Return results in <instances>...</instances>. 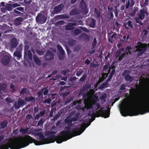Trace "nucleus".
Wrapping results in <instances>:
<instances>
[{
    "instance_id": "obj_1",
    "label": "nucleus",
    "mask_w": 149,
    "mask_h": 149,
    "mask_svg": "<svg viewBox=\"0 0 149 149\" xmlns=\"http://www.w3.org/2000/svg\"><path fill=\"white\" fill-rule=\"evenodd\" d=\"M36 135L39 136L40 141L36 140L29 135H25L23 136H19L17 141L10 138L5 144L8 149L9 148L11 149H19L25 147L32 143L37 146L47 144L45 141L47 139L45 138L43 134L39 132L37 133Z\"/></svg>"
},
{
    "instance_id": "obj_2",
    "label": "nucleus",
    "mask_w": 149,
    "mask_h": 149,
    "mask_svg": "<svg viewBox=\"0 0 149 149\" xmlns=\"http://www.w3.org/2000/svg\"><path fill=\"white\" fill-rule=\"evenodd\" d=\"M143 107L138 109L134 108V104L132 103L123 104L120 108V113L122 115L125 117L127 116H132L139 114H143L149 112V95H147L144 100Z\"/></svg>"
},
{
    "instance_id": "obj_3",
    "label": "nucleus",
    "mask_w": 149,
    "mask_h": 149,
    "mask_svg": "<svg viewBox=\"0 0 149 149\" xmlns=\"http://www.w3.org/2000/svg\"><path fill=\"white\" fill-rule=\"evenodd\" d=\"M60 133V135L56 136V132L54 131H48L46 132L45 134L48 136L45 141L47 144L55 141L58 143H60L69 139L67 130L61 132Z\"/></svg>"
},
{
    "instance_id": "obj_4",
    "label": "nucleus",
    "mask_w": 149,
    "mask_h": 149,
    "mask_svg": "<svg viewBox=\"0 0 149 149\" xmlns=\"http://www.w3.org/2000/svg\"><path fill=\"white\" fill-rule=\"evenodd\" d=\"M90 124V123H84L75 126L72 129L71 131L70 130L69 128L67 129L69 138L70 139L72 137L80 135Z\"/></svg>"
},
{
    "instance_id": "obj_5",
    "label": "nucleus",
    "mask_w": 149,
    "mask_h": 149,
    "mask_svg": "<svg viewBox=\"0 0 149 149\" xmlns=\"http://www.w3.org/2000/svg\"><path fill=\"white\" fill-rule=\"evenodd\" d=\"M132 49V48L131 46H127L125 48V52L123 54H121V52L124 51L125 48L124 47H122L119 49L116 52V58L117 59L119 58L118 61H120L123 59V58L126 55L128 54L129 53L131 54L130 50Z\"/></svg>"
},
{
    "instance_id": "obj_6",
    "label": "nucleus",
    "mask_w": 149,
    "mask_h": 149,
    "mask_svg": "<svg viewBox=\"0 0 149 149\" xmlns=\"http://www.w3.org/2000/svg\"><path fill=\"white\" fill-rule=\"evenodd\" d=\"M95 111V113L94 112H93L91 113L90 116V117L91 118L94 117L93 120H95V116L97 117L102 116L105 118H108L109 116V113L106 110H98V111Z\"/></svg>"
},
{
    "instance_id": "obj_7",
    "label": "nucleus",
    "mask_w": 149,
    "mask_h": 149,
    "mask_svg": "<svg viewBox=\"0 0 149 149\" xmlns=\"http://www.w3.org/2000/svg\"><path fill=\"white\" fill-rule=\"evenodd\" d=\"M147 45L145 43L138 41L137 42V45L135 47L136 51H138L137 56H139L142 55L145 52L146 49Z\"/></svg>"
},
{
    "instance_id": "obj_8",
    "label": "nucleus",
    "mask_w": 149,
    "mask_h": 149,
    "mask_svg": "<svg viewBox=\"0 0 149 149\" xmlns=\"http://www.w3.org/2000/svg\"><path fill=\"white\" fill-rule=\"evenodd\" d=\"M80 8L81 13L83 14L86 15L88 13V10L86 9V6L84 0H81L80 3Z\"/></svg>"
},
{
    "instance_id": "obj_9",
    "label": "nucleus",
    "mask_w": 149,
    "mask_h": 149,
    "mask_svg": "<svg viewBox=\"0 0 149 149\" xmlns=\"http://www.w3.org/2000/svg\"><path fill=\"white\" fill-rule=\"evenodd\" d=\"M45 60L47 61L53 60L54 58V54L49 50L47 51L46 54L44 56Z\"/></svg>"
},
{
    "instance_id": "obj_10",
    "label": "nucleus",
    "mask_w": 149,
    "mask_h": 149,
    "mask_svg": "<svg viewBox=\"0 0 149 149\" xmlns=\"http://www.w3.org/2000/svg\"><path fill=\"white\" fill-rule=\"evenodd\" d=\"M46 20V18L43 14L40 13L38 14L36 17V21L38 22L43 24Z\"/></svg>"
},
{
    "instance_id": "obj_11",
    "label": "nucleus",
    "mask_w": 149,
    "mask_h": 149,
    "mask_svg": "<svg viewBox=\"0 0 149 149\" xmlns=\"http://www.w3.org/2000/svg\"><path fill=\"white\" fill-rule=\"evenodd\" d=\"M95 102L93 101L88 102L85 104V106L82 109L84 111V109L88 110L89 109H93L94 106L95 105Z\"/></svg>"
},
{
    "instance_id": "obj_12",
    "label": "nucleus",
    "mask_w": 149,
    "mask_h": 149,
    "mask_svg": "<svg viewBox=\"0 0 149 149\" xmlns=\"http://www.w3.org/2000/svg\"><path fill=\"white\" fill-rule=\"evenodd\" d=\"M96 20L94 19L91 18L88 19L86 21V24L90 27L94 28L96 25Z\"/></svg>"
},
{
    "instance_id": "obj_13",
    "label": "nucleus",
    "mask_w": 149,
    "mask_h": 149,
    "mask_svg": "<svg viewBox=\"0 0 149 149\" xmlns=\"http://www.w3.org/2000/svg\"><path fill=\"white\" fill-rule=\"evenodd\" d=\"M26 104L25 101L22 99H19L17 100V102H15L14 105V107L16 109H19V107L22 106Z\"/></svg>"
},
{
    "instance_id": "obj_14",
    "label": "nucleus",
    "mask_w": 149,
    "mask_h": 149,
    "mask_svg": "<svg viewBox=\"0 0 149 149\" xmlns=\"http://www.w3.org/2000/svg\"><path fill=\"white\" fill-rule=\"evenodd\" d=\"M147 9L145 8H143L140 9L139 11L138 17L141 19H143L144 18L146 15H148V13Z\"/></svg>"
},
{
    "instance_id": "obj_15",
    "label": "nucleus",
    "mask_w": 149,
    "mask_h": 149,
    "mask_svg": "<svg viewBox=\"0 0 149 149\" xmlns=\"http://www.w3.org/2000/svg\"><path fill=\"white\" fill-rule=\"evenodd\" d=\"M10 61V57L9 56L7 55H4L1 60L2 64L5 65H8Z\"/></svg>"
},
{
    "instance_id": "obj_16",
    "label": "nucleus",
    "mask_w": 149,
    "mask_h": 149,
    "mask_svg": "<svg viewBox=\"0 0 149 149\" xmlns=\"http://www.w3.org/2000/svg\"><path fill=\"white\" fill-rule=\"evenodd\" d=\"M77 24V23L76 22L68 23L65 26V29L68 30H72L74 29V27L73 26H76Z\"/></svg>"
},
{
    "instance_id": "obj_17",
    "label": "nucleus",
    "mask_w": 149,
    "mask_h": 149,
    "mask_svg": "<svg viewBox=\"0 0 149 149\" xmlns=\"http://www.w3.org/2000/svg\"><path fill=\"white\" fill-rule=\"evenodd\" d=\"M63 4L62 3L60 4L54 8V12L56 14L59 13L63 9Z\"/></svg>"
},
{
    "instance_id": "obj_18",
    "label": "nucleus",
    "mask_w": 149,
    "mask_h": 149,
    "mask_svg": "<svg viewBox=\"0 0 149 149\" xmlns=\"http://www.w3.org/2000/svg\"><path fill=\"white\" fill-rule=\"evenodd\" d=\"M10 28V27L9 26L5 24H3V25H1V29L4 31V33H9L10 31L11 30Z\"/></svg>"
},
{
    "instance_id": "obj_19",
    "label": "nucleus",
    "mask_w": 149,
    "mask_h": 149,
    "mask_svg": "<svg viewBox=\"0 0 149 149\" xmlns=\"http://www.w3.org/2000/svg\"><path fill=\"white\" fill-rule=\"evenodd\" d=\"M135 3L133 0H127L125 3V7L126 9H128L129 7H132Z\"/></svg>"
},
{
    "instance_id": "obj_20",
    "label": "nucleus",
    "mask_w": 149,
    "mask_h": 149,
    "mask_svg": "<svg viewBox=\"0 0 149 149\" xmlns=\"http://www.w3.org/2000/svg\"><path fill=\"white\" fill-rule=\"evenodd\" d=\"M18 42L15 38H12L11 40L10 47L12 48H14L17 46Z\"/></svg>"
},
{
    "instance_id": "obj_21",
    "label": "nucleus",
    "mask_w": 149,
    "mask_h": 149,
    "mask_svg": "<svg viewBox=\"0 0 149 149\" xmlns=\"http://www.w3.org/2000/svg\"><path fill=\"white\" fill-rule=\"evenodd\" d=\"M97 41L96 39L94 38L93 39V41L92 44V47L91 49L92 50V51H91L88 52V53L90 54H93L95 51V47L96 45Z\"/></svg>"
},
{
    "instance_id": "obj_22",
    "label": "nucleus",
    "mask_w": 149,
    "mask_h": 149,
    "mask_svg": "<svg viewBox=\"0 0 149 149\" xmlns=\"http://www.w3.org/2000/svg\"><path fill=\"white\" fill-rule=\"evenodd\" d=\"M81 13L80 10L77 8H74L71 10L70 12V15H74L79 14Z\"/></svg>"
},
{
    "instance_id": "obj_23",
    "label": "nucleus",
    "mask_w": 149,
    "mask_h": 149,
    "mask_svg": "<svg viewBox=\"0 0 149 149\" xmlns=\"http://www.w3.org/2000/svg\"><path fill=\"white\" fill-rule=\"evenodd\" d=\"M110 79H107L106 80V82L104 83H102L101 85L100 86V89H103L104 88L107 87L109 86V82L110 81Z\"/></svg>"
},
{
    "instance_id": "obj_24",
    "label": "nucleus",
    "mask_w": 149,
    "mask_h": 149,
    "mask_svg": "<svg viewBox=\"0 0 149 149\" xmlns=\"http://www.w3.org/2000/svg\"><path fill=\"white\" fill-rule=\"evenodd\" d=\"M33 60L36 64L38 66L41 65V61L38 58L36 55H34L33 56Z\"/></svg>"
},
{
    "instance_id": "obj_25",
    "label": "nucleus",
    "mask_w": 149,
    "mask_h": 149,
    "mask_svg": "<svg viewBox=\"0 0 149 149\" xmlns=\"http://www.w3.org/2000/svg\"><path fill=\"white\" fill-rule=\"evenodd\" d=\"M102 108H101L100 104L98 102H95V104L93 108V111H98V110H102Z\"/></svg>"
},
{
    "instance_id": "obj_26",
    "label": "nucleus",
    "mask_w": 149,
    "mask_h": 149,
    "mask_svg": "<svg viewBox=\"0 0 149 149\" xmlns=\"http://www.w3.org/2000/svg\"><path fill=\"white\" fill-rule=\"evenodd\" d=\"M7 84L4 83H0V97L2 94L1 90L5 91L6 88Z\"/></svg>"
},
{
    "instance_id": "obj_27",
    "label": "nucleus",
    "mask_w": 149,
    "mask_h": 149,
    "mask_svg": "<svg viewBox=\"0 0 149 149\" xmlns=\"http://www.w3.org/2000/svg\"><path fill=\"white\" fill-rule=\"evenodd\" d=\"M25 100L26 102H34L35 101V99L34 97H26L25 98Z\"/></svg>"
},
{
    "instance_id": "obj_28",
    "label": "nucleus",
    "mask_w": 149,
    "mask_h": 149,
    "mask_svg": "<svg viewBox=\"0 0 149 149\" xmlns=\"http://www.w3.org/2000/svg\"><path fill=\"white\" fill-rule=\"evenodd\" d=\"M8 124V122L6 120H4L1 122L0 124L1 125V128L3 129L7 127Z\"/></svg>"
},
{
    "instance_id": "obj_29",
    "label": "nucleus",
    "mask_w": 149,
    "mask_h": 149,
    "mask_svg": "<svg viewBox=\"0 0 149 149\" xmlns=\"http://www.w3.org/2000/svg\"><path fill=\"white\" fill-rule=\"evenodd\" d=\"M138 8L136 6H134L132 11L130 13V15L132 17L134 16L136 13L138 11Z\"/></svg>"
},
{
    "instance_id": "obj_30",
    "label": "nucleus",
    "mask_w": 149,
    "mask_h": 149,
    "mask_svg": "<svg viewBox=\"0 0 149 149\" xmlns=\"http://www.w3.org/2000/svg\"><path fill=\"white\" fill-rule=\"evenodd\" d=\"M46 88V87L42 88L37 93V95H38V97L39 98H42L43 97V92L45 90Z\"/></svg>"
},
{
    "instance_id": "obj_31",
    "label": "nucleus",
    "mask_w": 149,
    "mask_h": 149,
    "mask_svg": "<svg viewBox=\"0 0 149 149\" xmlns=\"http://www.w3.org/2000/svg\"><path fill=\"white\" fill-rule=\"evenodd\" d=\"M68 43L70 46L72 47L75 45L76 41L75 40L71 38L69 40Z\"/></svg>"
},
{
    "instance_id": "obj_32",
    "label": "nucleus",
    "mask_w": 149,
    "mask_h": 149,
    "mask_svg": "<svg viewBox=\"0 0 149 149\" xmlns=\"http://www.w3.org/2000/svg\"><path fill=\"white\" fill-rule=\"evenodd\" d=\"M124 77L125 80L127 81L131 82L132 81L133 79L132 77L129 74L126 75Z\"/></svg>"
},
{
    "instance_id": "obj_33",
    "label": "nucleus",
    "mask_w": 149,
    "mask_h": 149,
    "mask_svg": "<svg viewBox=\"0 0 149 149\" xmlns=\"http://www.w3.org/2000/svg\"><path fill=\"white\" fill-rule=\"evenodd\" d=\"M81 38L83 39L84 40H88L89 39V37L86 34L83 33L79 36Z\"/></svg>"
},
{
    "instance_id": "obj_34",
    "label": "nucleus",
    "mask_w": 149,
    "mask_h": 149,
    "mask_svg": "<svg viewBox=\"0 0 149 149\" xmlns=\"http://www.w3.org/2000/svg\"><path fill=\"white\" fill-rule=\"evenodd\" d=\"M81 33V31L78 29H76L72 32V34L75 36L78 35Z\"/></svg>"
},
{
    "instance_id": "obj_35",
    "label": "nucleus",
    "mask_w": 149,
    "mask_h": 149,
    "mask_svg": "<svg viewBox=\"0 0 149 149\" xmlns=\"http://www.w3.org/2000/svg\"><path fill=\"white\" fill-rule=\"evenodd\" d=\"M127 85L126 84H123L119 86V90L120 92H122V91L125 90Z\"/></svg>"
},
{
    "instance_id": "obj_36",
    "label": "nucleus",
    "mask_w": 149,
    "mask_h": 149,
    "mask_svg": "<svg viewBox=\"0 0 149 149\" xmlns=\"http://www.w3.org/2000/svg\"><path fill=\"white\" fill-rule=\"evenodd\" d=\"M14 55L15 56H17L18 58L17 59L19 60L22 57L21 53L20 52L16 51L14 53Z\"/></svg>"
},
{
    "instance_id": "obj_37",
    "label": "nucleus",
    "mask_w": 149,
    "mask_h": 149,
    "mask_svg": "<svg viewBox=\"0 0 149 149\" xmlns=\"http://www.w3.org/2000/svg\"><path fill=\"white\" fill-rule=\"evenodd\" d=\"M79 113H77L74 115V117L71 118L72 120L73 121V122H75L78 120L79 118Z\"/></svg>"
},
{
    "instance_id": "obj_38",
    "label": "nucleus",
    "mask_w": 149,
    "mask_h": 149,
    "mask_svg": "<svg viewBox=\"0 0 149 149\" xmlns=\"http://www.w3.org/2000/svg\"><path fill=\"white\" fill-rule=\"evenodd\" d=\"M91 87V85L89 84H84L83 86L82 89L84 91H88Z\"/></svg>"
},
{
    "instance_id": "obj_39",
    "label": "nucleus",
    "mask_w": 149,
    "mask_h": 149,
    "mask_svg": "<svg viewBox=\"0 0 149 149\" xmlns=\"http://www.w3.org/2000/svg\"><path fill=\"white\" fill-rule=\"evenodd\" d=\"M29 49V46L28 45H26L24 47V58H27V52L28 50Z\"/></svg>"
},
{
    "instance_id": "obj_40",
    "label": "nucleus",
    "mask_w": 149,
    "mask_h": 149,
    "mask_svg": "<svg viewBox=\"0 0 149 149\" xmlns=\"http://www.w3.org/2000/svg\"><path fill=\"white\" fill-rule=\"evenodd\" d=\"M57 48L59 51V52L61 54H65L64 51L62 47L59 45H58L57 46Z\"/></svg>"
},
{
    "instance_id": "obj_41",
    "label": "nucleus",
    "mask_w": 149,
    "mask_h": 149,
    "mask_svg": "<svg viewBox=\"0 0 149 149\" xmlns=\"http://www.w3.org/2000/svg\"><path fill=\"white\" fill-rule=\"evenodd\" d=\"M29 128L26 127L25 129H24L23 128H20L19 130V131L20 133H22V134H26L29 130Z\"/></svg>"
},
{
    "instance_id": "obj_42",
    "label": "nucleus",
    "mask_w": 149,
    "mask_h": 149,
    "mask_svg": "<svg viewBox=\"0 0 149 149\" xmlns=\"http://www.w3.org/2000/svg\"><path fill=\"white\" fill-rule=\"evenodd\" d=\"M115 71L116 70L115 69H113L111 70L110 75L108 76V78L109 79L111 80L113 76L116 74Z\"/></svg>"
},
{
    "instance_id": "obj_43",
    "label": "nucleus",
    "mask_w": 149,
    "mask_h": 149,
    "mask_svg": "<svg viewBox=\"0 0 149 149\" xmlns=\"http://www.w3.org/2000/svg\"><path fill=\"white\" fill-rule=\"evenodd\" d=\"M130 92L131 95L133 97H134L136 95V90L134 88H132L130 91Z\"/></svg>"
},
{
    "instance_id": "obj_44",
    "label": "nucleus",
    "mask_w": 149,
    "mask_h": 149,
    "mask_svg": "<svg viewBox=\"0 0 149 149\" xmlns=\"http://www.w3.org/2000/svg\"><path fill=\"white\" fill-rule=\"evenodd\" d=\"M143 19L140 18L139 17H136L135 19V22L136 23H139L140 25L143 24L141 21L140 20H142Z\"/></svg>"
},
{
    "instance_id": "obj_45",
    "label": "nucleus",
    "mask_w": 149,
    "mask_h": 149,
    "mask_svg": "<svg viewBox=\"0 0 149 149\" xmlns=\"http://www.w3.org/2000/svg\"><path fill=\"white\" fill-rule=\"evenodd\" d=\"M45 121V119L43 118H41L39 121L38 122L37 125L38 126L42 125Z\"/></svg>"
},
{
    "instance_id": "obj_46",
    "label": "nucleus",
    "mask_w": 149,
    "mask_h": 149,
    "mask_svg": "<svg viewBox=\"0 0 149 149\" xmlns=\"http://www.w3.org/2000/svg\"><path fill=\"white\" fill-rule=\"evenodd\" d=\"M60 115L59 114H57L56 115L54 116V118L51 120V121L52 122H54L56 120H57L58 118L60 117Z\"/></svg>"
},
{
    "instance_id": "obj_47",
    "label": "nucleus",
    "mask_w": 149,
    "mask_h": 149,
    "mask_svg": "<svg viewBox=\"0 0 149 149\" xmlns=\"http://www.w3.org/2000/svg\"><path fill=\"white\" fill-rule=\"evenodd\" d=\"M5 8L6 10L8 11L11 10L12 9L11 4H7L5 7Z\"/></svg>"
},
{
    "instance_id": "obj_48",
    "label": "nucleus",
    "mask_w": 149,
    "mask_h": 149,
    "mask_svg": "<svg viewBox=\"0 0 149 149\" xmlns=\"http://www.w3.org/2000/svg\"><path fill=\"white\" fill-rule=\"evenodd\" d=\"M79 27L80 30H82V31L85 32L89 33L90 32L89 30L86 27L82 26H79Z\"/></svg>"
},
{
    "instance_id": "obj_49",
    "label": "nucleus",
    "mask_w": 149,
    "mask_h": 149,
    "mask_svg": "<svg viewBox=\"0 0 149 149\" xmlns=\"http://www.w3.org/2000/svg\"><path fill=\"white\" fill-rule=\"evenodd\" d=\"M74 97L72 96L70 97L68 100L65 101L64 102V104H67L68 103H70L71 101H72L73 100Z\"/></svg>"
},
{
    "instance_id": "obj_50",
    "label": "nucleus",
    "mask_w": 149,
    "mask_h": 149,
    "mask_svg": "<svg viewBox=\"0 0 149 149\" xmlns=\"http://www.w3.org/2000/svg\"><path fill=\"white\" fill-rule=\"evenodd\" d=\"M36 52L39 56H42L45 53V51L40 50L38 49L36 50Z\"/></svg>"
},
{
    "instance_id": "obj_51",
    "label": "nucleus",
    "mask_w": 149,
    "mask_h": 149,
    "mask_svg": "<svg viewBox=\"0 0 149 149\" xmlns=\"http://www.w3.org/2000/svg\"><path fill=\"white\" fill-rule=\"evenodd\" d=\"M107 95L106 94L104 93L102 94L101 96L100 97V99L102 100L105 101V100L106 98Z\"/></svg>"
},
{
    "instance_id": "obj_52",
    "label": "nucleus",
    "mask_w": 149,
    "mask_h": 149,
    "mask_svg": "<svg viewBox=\"0 0 149 149\" xmlns=\"http://www.w3.org/2000/svg\"><path fill=\"white\" fill-rule=\"evenodd\" d=\"M27 52L29 58L31 60L32 59V55L31 51L30 50H29Z\"/></svg>"
},
{
    "instance_id": "obj_53",
    "label": "nucleus",
    "mask_w": 149,
    "mask_h": 149,
    "mask_svg": "<svg viewBox=\"0 0 149 149\" xmlns=\"http://www.w3.org/2000/svg\"><path fill=\"white\" fill-rule=\"evenodd\" d=\"M87 75L86 74H84L83 76L81 77L79 79V81L81 82H83L85 81L86 79V78Z\"/></svg>"
},
{
    "instance_id": "obj_54",
    "label": "nucleus",
    "mask_w": 149,
    "mask_h": 149,
    "mask_svg": "<svg viewBox=\"0 0 149 149\" xmlns=\"http://www.w3.org/2000/svg\"><path fill=\"white\" fill-rule=\"evenodd\" d=\"M80 49V47L79 45H77L74 47V52H78Z\"/></svg>"
},
{
    "instance_id": "obj_55",
    "label": "nucleus",
    "mask_w": 149,
    "mask_h": 149,
    "mask_svg": "<svg viewBox=\"0 0 149 149\" xmlns=\"http://www.w3.org/2000/svg\"><path fill=\"white\" fill-rule=\"evenodd\" d=\"M69 71V70L68 69H67L65 70H61V72L62 74H63L64 75H65Z\"/></svg>"
},
{
    "instance_id": "obj_56",
    "label": "nucleus",
    "mask_w": 149,
    "mask_h": 149,
    "mask_svg": "<svg viewBox=\"0 0 149 149\" xmlns=\"http://www.w3.org/2000/svg\"><path fill=\"white\" fill-rule=\"evenodd\" d=\"M108 76V75L107 73H102V78L104 80Z\"/></svg>"
},
{
    "instance_id": "obj_57",
    "label": "nucleus",
    "mask_w": 149,
    "mask_h": 149,
    "mask_svg": "<svg viewBox=\"0 0 149 149\" xmlns=\"http://www.w3.org/2000/svg\"><path fill=\"white\" fill-rule=\"evenodd\" d=\"M23 21V19L21 17H19L16 18L14 22H16L18 21V22H21Z\"/></svg>"
},
{
    "instance_id": "obj_58",
    "label": "nucleus",
    "mask_w": 149,
    "mask_h": 149,
    "mask_svg": "<svg viewBox=\"0 0 149 149\" xmlns=\"http://www.w3.org/2000/svg\"><path fill=\"white\" fill-rule=\"evenodd\" d=\"M127 23L128 24V26L130 28H132L133 27L132 22V21H128L127 22Z\"/></svg>"
},
{
    "instance_id": "obj_59",
    "label": "nucleus",
    "mask_w": 149,
    "mask_h": 149,
    "mask_svg": "<svg viewBox=\"0 0 149 149\" xmlns=\"http://www.w3.org/2000/svg\"><path fill=\"white\" fill-rule=\"evenodd\" d=\"M26 91V88H24L21 89V91H20V94H25Z\"/></svg>"
},
{
    "instance_id": "obj_60",
    "label": "nucleus",
    "mask_w": 149,
    "mask_h": 149,
    "mask_svg": "<svg viewBox=\"0 0 149 149\" xmlns=\"http://www.w3.org/2000/svg\"><path fill=\"white\" fill-rule=\"evenodd\" d=\"M129 72V71L127 70H126L124 71L123 72L122 74V75L123 76L125 77L126 75Z\"/></svg>"
},
{
    "instance_id": "obj_61",
    "label": "nucleus",
    "mask_w": 149,
    "mask_h": 149,
    "mask_svg": "<svg viewBox=\"0 0 149 149\" xmlns=\"http://www.w3.org/2000/svg\"><path fill=\"white\" fill-rule=\"evenodd\" d=\"M109 66L110 65L108 64H106L104 65L103 66V70L105 71L107 70L109 68Z\"/></svg>"
},
{
    "instance_id": "obj_62",
    "label": "nucleus",
    "mask_w": 149,
    "mask_h": 149,
    "mask_svg": "<svg viewBox=\"0 0 149 149\" xmlns=\"http://www.w3.org/2000/svg\"><path fill=\"white\" fill-rule=\"evenodd\" d=\"M64 54H61L58 55V58L60 60H64Z\"/></svg>"
},
{
    "instance_id": "obj_63",
    "label": "nucleus",
    "mask_w": 149,
    "mask_h": 149,
    "mask_svg": "<svg viewBox=\"0 0 149 149\" xmlns=\"http://www.w3.org/2000/svg\"><path fill=\"white\" fill-rule=\"evenodd\" d=\"M47 87L44 90L43 92V93L44 95H46L48 93H49V91L47 88Z\"/></svg>"
},
{
    "instance_id": "obj_64",
    "label": "nucleus",
    "mask_w": 149,
    "mask_h": 149,
    "mask_svg": "<svg viewBox=\"0 0 149 149\" xmlns=\"http://www.w3.org/2000/svg\"><path fill=\"white\" fill-rule=\"evenodd\" d=\"M0 149H8V148L6 147L5 144L0 145Z\"/></svg>"
}]
</instances>
